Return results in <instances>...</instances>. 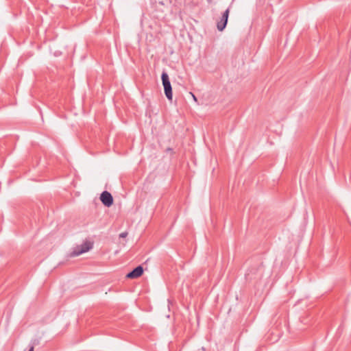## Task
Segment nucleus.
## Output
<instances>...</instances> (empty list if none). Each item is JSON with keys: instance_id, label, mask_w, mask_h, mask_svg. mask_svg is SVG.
<instances>
[{"instance_id": "obj_1", "label": "nucleus", "mask_w": 351, "mask_h": 351, "mask_svg": "<svg viewBox=\"0 0 351 351\" xmlns=\"http://www.w3.org/2000/svg\"><path fill=\"white\" fill-rule=\"evenodd\" d=\"M162 86L164 87L165 94L168 100L172 101L173 93L169 75L167 72L163 71L161 75Z\"/></svg>"}, {"instance_id": "obj_2", "label": "nucleus", "mask_w": 351, "mask_h": 351, "mask_svg": "<svg viewBox=\"0 0 351 351\" xmlns=\"http://www.w3.org/2000/svg\"><path fill=\"white\" fill-rule=\"evenodd\" d=\"M93 247V244L90 242H84L80 245L77 246L73 251L71 252L73 256H79L83 253L88 252Z\"/></svg>"}, {"instance_id": "obj_3", "label": "nucleus", "mask_w": 351, "mask_h": 351, "mask_svg": "<svg viewBox=\"0 0 351 351\" xmlns=\"http://www.w3.org/2000/svg\"><path fill=\"white\" fill-rule=\"evenodd\" d=\"M229 13H230V8H227L224 11V12L222 14L221 17L220 18V20L219 21H217V27L219 31L221 32L226 28L227 23H228Z\"/></svg>"}, {"instance_id": "obj_4", "label": "nucleus", "mask_w": 351, "mask_h": 351, "mask_svg": "<svg viewBox=\"0 0 351 351\" xmlns=\"http://www.w3.org/2000/svg\"><path fill=\"white\" fill-rule=\"evenodd\" d=\"M100 200L106 207H110L113 204L112 195L107 191H104L101 193L100 195Z\"/></svg>"}, {"instance_id": "obj_5", "label": "nucleus", "mask_w": 351, "mask_h": 351, "mask_svg": "<svg viewBox=\"0 0 351 351\" xmlns=\"http://www.w3.org/2000/svg\"><path fill=\"white\" fill-rule=\"evenodd\" d=\"M143 274V268L141 265H138L127 274L126 278L134 279L141 276Z\"/></svg>"}, {"instance_id": "obj_6", "label": "nucleus", "mask_w": 351, "mask_h": 351, "mask_svg": "<svg viewBox=\"0 0 351 351\" xmlns=\"http://www.w3.org/2000/svg\"><path fill=\"white\" fill-rule=\"evenodd\" d=\"M254 274V273L253 272V269L252 270H250L246 274H245V278L247 280H252L253 279V275ZM261 274H260L258 275V276L257 277V278H261ZM256 277H254V279H256Z\"/></svg>"}, {"instance_id": "obj_7", "label": "nucleus", "mask_w": 351, "mask_h": 351, "mask_svg": "<svg viewBox=\"0 0 351 351\" xmlns=\"http://www.w3.org/2000/svg\"><path fill=\"white\" fill-rule=\"evenodd\" d=\"M190 95H191L193 100L195 101V102H197V97H195V95L192 93V92H190Z\"/></svg>"}, {"instance_id": "obj_8", "label": "nucleus", "mask_w": 351, "mask_h": 351, "mask_svg": "<svg viewBox=\"0 0 351 351\" xmlns=\"http://www.w3.org/2000/svg\"><path fill=\"white\" fill-rule=\"evenodd\" d=\"M29 349L28 351H34V344H29Z\"/></svg>"}, {"instance_id": "obj_9", "label": "nucleus", "mask_w": 351, "mask_h": 351, "mask_svg": "<svg viewBox=\"0 0 351 351\" xmlns=\"http://www.w3.org/2000/svg\"><path fill=\"white\" fill-rule=\"evenodd\" d=\"M127 234H128L127 232H122V233L120 234L119 236H120V237L123 238V237H125L127 236Z\"/></svg>"}]
</instances>
